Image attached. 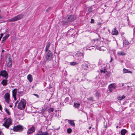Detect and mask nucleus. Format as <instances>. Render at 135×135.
<instances>
[{
  "label": "nucleus",
  "instance_id": "nucleus-16",
  "mask_svg": "<svg viewBox=\"0 0 135 135\" xmlns=\"http://www.w3.org/2000/svg\"><path fill=\"white\" fill-rule=\"evenodd\" d=\"M27 78L30 82H31L33 80L32 76L30 74H29L27 76Z\"/></svg>",
  "mask_w": 135,
  "mask_h": 135
},
{
  "label": "nucleus",
  "instance_id": "nucleus-26",
  "mask_svg": "<svg viewBox=\"0 0 135 135\" xmlns=\"http://www.w3.org/2000/svg\"><path fill=\"white\" fill-rule=\"evenodd\" d=\"M80 106V104L78 103H74V106L76 108H78Z\"/></svg>",
  "mask_w": 135,
  "mask_h": 135
},
{
  "label": "nucleus",
  "instance_id": "nucleus-35",
  "mask_svg": "<svg viewBox=\"0 0 135 135\" xmlns=\"http://www.w3.org/2000/svg\"><path fill=\"white\" fill-rule=\"evenodd\" d=\"M42 135H49V133L47 132H42Z\"/></svg>",
  "mask_w": 135,
  "mask_h": 135
},
{
  "label": "nucleus",
  "instance_id": "nucleus-55",
  "mask_svg": "<svg viewBox=\"0 0 135 135\" xmlns=\"http://www.w3.org/2000/svg\"><path fill=\"white\" fill-rule=\"evenodd\" d=\"M104 82H105V84L106 85L107 84V82L105 81Z\"/></svg>",
  "mask_w": 135,
  "mask_h": 135
},
{
  "label": "nucleus",
  "instance_id": "nucleus-39",
  "mask_svg": "<svg viewBox=\"0 0 135 135\" xmlns=\"http://www.w3.org/2000/svg\"><path fill=\"white\" fill-rule=\"evenodd\" d=\"M109 91L111 92H112L113 91V88H108Z\"/></svg>",
  "mask_w": 135,
  "mask_h": 135
},
{
  "label": "nucleus",
  "instance_id": "nucleus-40",
  "mask_svg": "<svg viewBox=\"0 0 135 135\" xmlns=\"http://www.w3.org/2000/svg\"><path fill=\"white\" fill-rule=\"evenodd\" d=\"M89 99L91 101H92L93 100V98L92 97H90L89 98Z\"/></svg>",
  "mask_w": 135,
  "mask_h": 135
},
{
  "label": "nucleus",
  "instance_id": "nucleus-44",
  "mask_svg": "<svg viewBox=\"0 0 135 135\" xmlns=\"http://www.w3.org/2000/svg\"><path fill=\"white\" fill-rule=\"evenodd\" d=\"M18 101H17L15 103V107H15L16 106V105H17V103H18Z\"/></svg>",
  "mask_w": 135,
  "mask_h": 135
},
{
  "label": "nucleus",
  "instance_id": "nucleus-32",
  "mask_svg": "<svg viewBox=\"0 0 135 135\" xmlns=\"http://www.w3.org/2000/svg\"><path fill=\"white\" fill-rule=\"evenodd\" d=\"M72 131V130L70 128H69L67 129V132L68 133H71Z\"/></svg>",
  "mask_w": 135,
  "mask_h": 135
},
{
  "label": "nucleus",
  "instance_id": "nucleus-33",
  "mask_svg": "<svg viewBox=\"0 0 135 135\" xmlns=\"http://www.w3.org/2000/svg\"><path fill=\"white\" fill-rule=\"evenodd\" d=\"M125 97L124 95H123L121 97H119V98H118V100H122L124 98H125Z\"/></svg>",
  "mask_w": 135,
  "mask_h": 135
},
{
  "label": "nucleus",
  "instance_id": "nucleus-28",
  "mask_svg": "<svg viewBox=\"0 0 135 135\" xmlns=\"http://www.w3.org/2000/svg\"><path fill=\"white\" fill-rule=\"evenodd\" d=\"M78 64V63L75 62H71L70 63V64L71 65L75 66Z\"/></svg>",
  "mask_w": 135,
  "mask_h": 135
},
{
  "label": "nucleus",
  "instance_id": "nucleus-22",
  "mask_svg": "<svg viewBox=\"0 0 135 135\" xmlns=\"http://www.w3.org/2000/svg\"><path fill=\"white\" fill-rule=\"evenodd\" d=\"M127 130L125 129H123L121 131V133L122 135H125L126 133Z\"/></svg>",
  "mask_w": 135,
  "mask_h": 135
},
{
  "label": "nucleus",
  "instance_id": "nucleus-45",
  "mask_svg": "<svg viewBox=\"0 0 135 135\" xmlns=\"http://www.w3.org/2000/svg\"><path fill=\"white\" fill-rule=\"evenodd\" d=\"M33 95L35 96H36L37 97H38V95L37 94H33Z\"/></svg>",
  "mask_w": 135,
  "mask_h": 135
},
{
  "label": "nucleus",
  "instance_id": "nucleus-25",
  "mask_svg": "<svg viewBox=\"0 0 135 135\" xmlns=\"http://www.w3.org/2000/svg\"><path fill=\"white\" fill-rule=\"evenodd\" d=\"M4 109L5 112L7 113V114L8 115H10L11 114L9 112L8 109L6 107L4 108Z\"/></svg>",
  "mask_w": 135,
  "mask_h": 135
},
{
  "label": "nucleus",
  "instance_id": "nucleus-49",
  "mask_svg": "<svg viewBox=\"0 0 135 135\" xmlns=\"http://www.w3.org/2000/svg\"><path fill=\"white\" fill-rule=\"evenodd\" d=\"M125 44L126 45H128L129 44V42H126V43H125Z\"/></svg>",
  "mask_w": 135,
  "mask_h": 135
},
{
  "label": "nucleus",
  "instance_id": "nucleus-56",
  "mask_svg": "<svg viewBox=\"0 0 135 135\" xmlns=\"http://www.w3.org/2000/svg\"><path fill=\"white\" fill-rule=\"evenodd\" d=\"M91 126H90L89 127V129H91Z\"/></svg>",
  "mask_w": 135,
  "mask_h": 135
},
{
  "label": "nucleus",
  "instance_id": "nucleus-50",
  "mask_svg": "<svg viewBox=\"0 0 135 135\" xmlns=\"http://www.w3.org/2000/svg\"><path fill=\"white\" fill-rule=\"evenodd\" d=\"M3 36V33H1V37H2Z\"/></svg>",
  "mask_w": 135,
  "mask_h": 135
},
{
  "label": "nucleus",
  "instance_id": "nucleus-38",
  "mask_svg": "<svg viewBox=\"0 0 135 135\" xmlns=\"http://www.w3.org/2000/svg\"><path fill=\"white\" fill-rule=\"evenodd\" d=\"M95 94L97 96H98L100 95V93L98 92H97Z\"/></svg>",
  "mask_w": 135,
  "mask_h": 135
},
{
  "label": "nucleus",
  "instance_id": "nucleus-31",
  "mask_svg": "<svg viewBox=\"0 0 135 135\" xmlns=\"http://www.w3.org/2000/svg\"><path fill=\"white\" fill-rule=\"evenodd\" d=\"M102 47H100L97 46L96 48V49L100 51L102 50L104 51V50H103L101 48Z\"/></svg>",
  "mask_w": 135,
  "mask_h": 135
},
{
  "label": "nucleus",
  "instance_id": "nucleus-3",
  "mask_svg": "<svg viewBox=\"0 0 135 135\" xmlns=\"http://www.w3.org/2000/svg\"><path fill=\"white\" fill-rule=\"evenodd\" d=\"M12 124V120L10 118H9L6 119L4 123L3 124V125L5 127L7 128H8L9 126Z\"/></svg>",
  "mask_w": 135,
  "mask_h": 135
},
{
  "label": "nucleus",
  "instance_id": "nucleus-23",
  "mask_svg": "<svg viewBox=\"0 0 135 135\" xmlns=\"http://www.w3.org/2000/svg\"><path fill=\"white\" fill-rule=\"evenodd\" d=\"M47 109V107H42L41 110V113H44L46 110Z\"/></svg>",
  "mask_w": 135,
  "mask_h": 135
},
{
  "label": "nucleus",
  "instance_id": "nucleus-7",
  "mask_svg": "<svg viewBox=\"0 0 135 135\" xmlns=\"http://www.w3.org/2000/svg\"><path fill=\"white\" fill-rule=\"evenodd\" d=\"M4 98L6 102L8 104L10 103V95L9 93H6L4 95Z\"/></svg>",
  "mask_w": 135,
  "mask_h": 135
},
{
  "label": "nucleus",
  "instance_id": "nucleus-43",
  "mask_svg": "<svg viewBox=\"0 0 135 135\" xmlns=\"http://www.w3.org/2000/svg\"><path fill=\"white\" fill-rule=\"evenodd\" d=\"M50 8L49 7L46 10V12H48L49 11L50 9Z\"/></svg>",
  "mask_w": 135,
  "mask_h": 135
},
{
  "label": "nucleus",
  "instance_id": "nucleus-34",
  "mask_svg": "<svg viewBox=\"0 0 135 135\" xmlns=\"http://www.w3.org/2000/svg\"><path fill=\"white\" fill-rule=\"evenodd\" d=\"M42 131H40L38 132L35 135H42Z\"/></svg>",
  "mask_w": 135,
  "mask_h": 135
},
{
  "label": "nucleus",
  "instance_id": "nucleus-6",
  "mask_svg": "<svg viewBox=\"0 0 135 135\" xmlns=\"http://www.w3.org/2000/svg\"><path fill=\"white\" fill-rule=\"evenodd\" d=\"M13 129L14 131L21 132L23 130V127L21 125H18L14 126Z\"/></svg>",
  "mask_w": 135,
  "mask_h": 135
},
{
  "label": "nucleus",
  "instance_id": "nucleus-54",
  "mask_svg": "<svg viewBox=\"0 0 135 135\" xmlns=\"http://www.w3.org/2000/svg\"><path fill=\"white\" fill-rule=\"evenodd\" d=\"M4 52V50H2V53Z\"/></svg>",
  "mask_w": 135,
  "mask_h": 135
},
{
  "label": "nucleus",
  "instance_id": "nucleus-18",
  "mask_svg": "<svg viewBox=\"0 0 135 135\" xmlns=\"http://www.w3.org/2000/svg\"><path fill=\"white\" fill-rule=\"evenodd\" d=\"M115 84V83H112L110 84L108 88L115 89L116 87Z\"/></svg>",
  "mask_w": 135,
  "mask_h": 135
},
{
  "label": "nucleus",
  "instance_id": "nucleus-10",
  "mask_svg": "<svg viewBox=\"0 0 135 135\" xmlns=\"http://www.w3.org/2000/svg\"><path fill=\"white\" fill-rule=\"evenodd\" d=\"M35 130V127L34 126H32L31 127L28 129L27 131V133L28 134H31V133L34 132Z\"/></svg>",
  "mask_w": 135,
  "mask_h": 135
},
{
  "label": "nucleus",
  "instance_id": "nucleus-24",
  "mask_svg": "<svg viewBox=\"0 0 135 135\" xmlns=\"http://www.w3.org/2000/svg\"><path fill=\"white\" fill-rule=\"evenodd\" d=\"M123 72L124 73H131L132 72L130 71H129L128 70H127L125 69H123Z\"/></svg>",
  "mask_w": 135,
  "mask_h": 135
},
{
  "label": "nucleus",
  "instance_id": "nucleus-14",
  "mask_svg": "<svg viewBox=\"0 0 135 135\" xmlns=\"http://www.w3.org/2000/svg\"><path fill=\"white\" fill-rule=\"evenodd\" d=\"M66 120H68V123L70 124L71 126H75V124L74 123V120H68L67 119Z\"/></svg>",
  "mask_w": 135,
  "mask_h": 135
},
{
  "label": "nucleus",
  "instance_id": "nucleus-4",
  "mask_svg": "<svg viewBox=\"0 0 135 135\" xmlns=\"http://www.w3.org/2000/svg\"><path fill=\"white\" fill-rule=\"evenodd\" d=\"M45 51V54L46 60L48 61H50L52 58V55L51 52L50 50Z\"/></svg>",
  "mask_w": 135,
  "mask_h": 135
},
{
  "label": "nucleus",
  "instance_id": "nucleus-27",
  "mask_svg": "<svg viewBox=\"0 0 135 135\" xmlns=\"http://www.w3.org/2000/svg\"><path fill=\"white\" fill-rule=\"evenodd\" d=\"M92 41L94 43H95V42H100V40L99 39H93L92 40Z\"/></svg>",
  "mask_w": 135,
  "mask_h": 135
},
{
  "label": "nucleus",
  "instance_id": "nucleus-11",
  "mask_svg": "<svg viewBox=\"0 0 135 135\" xmlns=\"http://www.w3.org/2000/svg\"><path fill=\"white\" fill-rule=\"evenodd\" d=\"M68 21H73L75 20L76 18V17L73 15H70L68 16Z\"/></svg>",
  "mask_w": 135,
  "mask_h": 135
},
{
  "label": "nucleus",
  "instance_id": "nucleus-8",
  "mask_svg": "<svg viewBox=\"0 0 135 135\" xmlns=\"http://www.w3.org/2000/svg\"><path fill=\"white\" fill-rule=\"evenodd\" d=\"M8 74L6 70H2L0 72V75L4 77L6 79H8Z\"/></svg>",
  "mask_w": 135,
  "mask_h": 135
},
{
  "label": "nucleus",
  "instance_id": "nucleus-46",
  "mask_svg": "<svg viewBox=\"0 0 135 135\" xmlns=\"http://www.w3.org/2000/svg\"><path fill=\"white\" fill-rule=\"evenodd\" d=\"M2 105L0 104V110H2Z\"/></svg>",
  "mask_w": 135,
  "mask_h": 135
},
{
  "label": "nucleus",
  "instance_id": "nucleus-48",
  "mask_svg": "<svg viewBox=\"0 0 135 135\" xmlns=\"http://www.w3.org/2000/svg\"><path fill=\"white\" fill-rule=\"evenodd\" d=\"M112 58L111 57V60H110L109 61V62H111L112 61Z\"/></svg>",
  "mask_w": 135,
  "mask_h": 135
},
{
  "label": "nucleus",
  "instance_id": "nucleus-21",
  "mask_svg": "<svg viewBox=\"0 0 135 135\" xmlns=\"http://www.w3.org/2000/svg\"><path fill=\"white\" fill-rule=\"evenodd\" d=\"M117 54L119 56L124 55H126V54L123 51L118 52L117 53Z\"/></svg>",
  "mask_w": 135,
  "mask_h": 135
},
{
  "label": "nucleus",
  "instance_id": "nucleus-17",
  "mask_svg": "<svg viewBox=\"0 0 135 135\" xmlns=\"http://www.w3.org/2000/svg\"><path fill=\"white\" fill-rule=\"evenodd\" d=\"M50 42H48L47 43L46 48L45 49V51H48V50H49V49L50 46Z\"/></svg>",
  "mask_w": 135,
  "mask_h": 135
},
{
  "label": "nucleus",
  "instance_id": "nucleus-42",
  "mask_svg": "<svg viewBox=\"0 0 135 135\" xmlns=\"http://www.w3.org/2000/svg\"><path fill=\"white\" fill-rule=\"evenodd\" d=\"M0 135H3V133L1 130H0Z\"/></svg>",
  "mask_w": 135,
  "mask_h": 135
},
{
  "label": "nucleus",
  "instance_id": "nucleus-37",
  "mask_svg": "<svg viewBox=\"0 0 135 135\" xmlns=\"http://www.w3.org/2000/svg\"><path fill=\"white\" fill-rule=\"evenodd\" d=\"M69 99L68 97H66L65 99V101L66 102H68L69 100Z\"/></svg>",
  "mask_w": 135,
  "mask_h": 135
},
{
  "label": "nucleus",
  "instance_id": "nucleus-62",
  "mask_svg": "<svg viewBox=\"0 0 135 135\" xmlns=\"http://www.w3.org/2000/svg\"><path fill=\"white\" fill-rule=\"evenodd\" d=\"M127 87H129V85H128V86H127Z\"/></svg>",
  "mask_w": 135,
  "mask_h": 135
},
{
  "label": "nucleus",
  "instance_id": "nucleus-12",
  "mask_svg": "<svg viewBox=\"0 0 135 135\" xmlns=\"http://www.w3.org/2000/svg\"><path fill=\"white\" fill-rule=\"evenodd\" d=\"M88 65V64H84L81 65V67L83 70H87L89 68Z\"/></svg>",
  "mask_w": 135,
  "mask_h": 135
},
{
  "label": "nucleus",
  "instance_id": "nucleus-2",
  "mask_svg": "<svg viewBox=\"0 0 135 135\" xmlns=\"http://www.w3.org/2000/svg\"><path fill=\"white\" fill-rule=\"evenodd\" d=\"M23 16V14H20L11 19L8 20V21L9 22H15L21 19Z\"/></svg>",
  "mask_w": 135,
  "mask_h": 135
},
{
  "label": "nucleus",
  "instance_id": "nucleus-15",
  "mask_svg": "<svg viewBox=\"0 0 135 135\" xmlns=\"http://www.w3.org/2000/svg\"><path fill=\"white\" fill-rule=\"evenodd\" d=\"M1 83L3 85V86H5L7 84V79H3L1 82Z\"/></svg>",
  "mask_w": 135,
  "mask_h": 135
},
{
  "label": "nucleus",
  "instance_id": "nucleus-41",
  "mask_svg": "<svg viewBox=\"0 0 135 135\" xmlns=\"http://www.w3.org/2000/svg\"><path fill=\"white\" fill-rule=\"evenodd\" d=\"M94 20L93 19H91V22H90L91 23H94Z\"/></svg>",
  "mask_w": 135,
  "mask_h": 135
},
{
  "label": "nucleus",
  "instance_id": "nucleus-47",
  "mask_svg": "<svg viewBox=\"0 0 135 135\" xmlns=\"http://www.w3.org/2000/svg\"><path fill=\"white\" fill-rule=\"evenodd\" d=\"M100 72H101V73H102L103 72L104 73H105V71H103L102 70H100Z\"/></svg>",
  "mask_w": 135,
  "mask_h": 135
},
{
  "label": "nucleus",
  "instance_id": "nucleus-20",
  "mask_svg": "<svg viewBox=\"0 0 135 135\" xmlns=\"http://www.w3.org/2000/svg\"><path fill=\"white\" fill-rule=\"evenodd\" d=\"M9 36V34H7L6 36L4 37L3 38L2 40V42L4 41Z\"/></svg>",
  "mask_w": 135,
  "mask_h": 135
},
{
  "label": "nucleus",
  "instance_id": "nucleus-60",
  "mask_svg": "<svg viewBox=\"0 0 135 135\" xmlns=\"http://www.w3.org/2000/svg\"><path fill=\"white\" fill-rule=\"evenodd\" d=\"M132 135H135V134H134V133H132Z\"/></svg>",
  "mask_w": 135,
  "mask_h": 135
},
{
  "label": "nucleus",
  "instance_id": "nucleus-29",
  "mask_svg": "<svg viewBox=\"0 0 135 135\" xmlns=\"http://www.w3.org/2000/svg\"><path fill=\"white\" fill-rule=\"evenodd\" d=\"M18 94L17 95L19 97L23 95V91H18Z\"/></svg>",
  "mask_w": 135,
  "mask_h": 135
},
{
  "label": "nucleus",
  "instance_id": "nucleus-57",
  "mask_svg": "<svg viewBox=\"0 0 135 135\" xmlns=\"http://www.w3.org/2000/svg\"><path fill=\"white\" fill-rule=\"evenodd\" d=\"M2 18V17L0 16V19H1Z\"/></svg>",
  "mask_w": 135,
  "mask_h": 135
},
{
  "label": "nucleus",
  "instance_id": "nucleus-5",
  "mask_svg": "<svg viewBox=\"0 0 135 135\" xmlns=\"http://www.w3.org/2000/svg\"><path fill=\"white\" fill-rule=\"evenodd\" d=\"M6 60L7 66L9 67H11L12 64V60L9 55L7 56Z\"/></svg>",
  "mask_w": 135,
  "mask_h": 135
},
{
  "label": "nucleus",
  "instance_id": "nucleus-13",
  "mask_svg": "<svg viewBox=\"0 0 135 135\" xmlns=\"http://www.w3.org/2000/svg\"><path fill=\"white\" fill-rule=\"evenodd\" d=\"M112 34L113 35H117L118 34V32L115 28H114V30L112 31Z\"/></svg>",
  "mask_w": 135,
  "mask_h": 135
},
{
  "label": "nucleus",
  "instance_id": "nucleus-19",
  "mask_svg": "<svg viewBox=\"0 0 135 135\" xmlns=\"http://www.w3.org/2000/svg\"><path fill=\"white\" fill-rule=\"evenodd\" d=\"M75 56L78 57L82 56L83 57V53H81L80 52H78L76 53Z\"/></svg>",
  "mask_w": 135,
  "mask_h": 135
},
{
  "label": "nucleus",
  "instance_id": "nucleus-63",
  "mask_svg": "<svg viewBox=\"0 0 135 135\" xmlns=\"http://www.w3.org/2000/svg\"><path fill=\"white\" fill-rule=\"evenodd\" d=\"M1 76V75H0V76Z\"/></svg>",
  "mask_w": 135,
  "mask_h": 135
},
{
  "label": "nucleus",
  "instance_id": "nucleus-59",
  "mask_svg": "<svg viewBox=\"0 0 135 135\" xmlns=\"http://www.w3.org/2000/svg\"><path fill=\"white\" fill-rule=\"evenodd\" d=\"M118 126H117L116 127V128H118Z\"/></svg>",
  "mask_w": 135,
  "mask_h": 135
},
{
  "label": "nucleus",
  "instance_id": "nucleus-1",
  "mask_svg": "<svg viewBox=\"0 0 135 135\" xmlns=\"http://www.w3.org/2000/svg\"><path fill=\"white\" fill-rule=\"evenodd\" d=\"M26 101L24 99H22L19 103L18 105V108L20 110L24 109L26 107Z\"/></svg>",
  "mask_w": 135,
  "mask_h": 135
},
{
  "label": "nucleus",
  "instance_id": "nucleus-61",
  "mask_svg": "<svg viewBox=\"0 0 135 135\" xmlns=\"http://www.w3.org/2000/svg\"><path fill=\"white\" fill-rule=\"evenodd\" d=\"M124 86V84H123L122 85V86Z\"/></svg>",
  "mask_w": 135,
  "mask_h": 135
},
{
  "label": "nucleus",
  "instance_id": "nucleus-53",
  "mask_svg": "<svg viewBox=\"0 0 135 135\" xmlns=\"http://www.w3.org/2000/svg\"><path fill=\"white\" fill-rule=\"evenodd\" d=\"M101 0H95V1L96 2H98L101 1Z\"/></svg>",
  "mask_w": 135,
  "mask_h": 135
},
{
  "label": "nucleus",
  "instance_id": "nucleus-52",
  "mask_svg": "<svg viewBox=\"0 0 135 135\" xmlns=\"http://www.w3.org/2000/svg\"><path fill=\"white\" fill-rule=\"evenodd\" d=\"M9 106L10 107H13V105H9Z\"/></svg>",
  "mask_w": 135,
  "mask_h": 135
},
{
  "label": "nucleus",
  "instance_id": "nucleus-51",
  "mask_svg": "<svg viewBox=\"0 0 135 135\" xmlns=\"http://www.w3.org/2000/svg\"><path fill=\"white\" fill-rule=\"evenodd\" d=\"M104 127L105 128H107V125H105L104 126Z\"/></svg>",
  "mask_w": 135,
  "mask_h": 135
},
{
  "label": "nucleus",
  "instance_id": "nucleus-30",
  "mask_svg": "<svg viewBox=\"0 0 135 135\" xmlns=\"http://www.w3.org/2000/svg\"><path fill=\"white\" fill-rule=\"evenodd\" d=\"M110 75V73L109 72H107L105 75V76L106 78H109V77Z\"/></svg>",
  "mask_w": 135,
  "mask_h": 135
},
{
  "label": "nucleus",
  "instance_id": "nucleus-58",
  "mask_svg": "<svg viewBox=\"0 0 135 135\" xmlns=\"http://www.w3.org/2000/svg\"><path fill=\"white\" fill-rule=\"evenodd\" d=\"M6 118H4V119H3V120H6Z\"/></svg>",
  "mask_w": 135,
  "mask_h": 135
},
{
  "label": "nucleus",
  "instance_id": "nucleus-9",
  "mask_svg": "<svg viewBox=\"0 0 135 135\" xmlns=\"http://www.w3.org/2000/svg\"><path fill=\"white\" fill-rule=\"evenodd\" d=\"M17 88H15L13 89L12 91V96L14 98V100L15 101H16L17 100L16 96L17 95Z\"/></svg>",
  "mask_w": 135,
  "mask_h": 135
},
{
  "label": "nucleus",
  "instance_id": "nucleus-36",
  "mask_svg": "<svg viewBox=\"0 0 135 135\" xmlns=\"http://www.w3.org/2000/svg\"><path fill=\"white\" fill-rule=\"evenodd\" d=\"M54 111V109L52 108H50L49 110V112H52Z\"/></svg>",
  "mask_w": 135,
  "mask_h": 135
}]
</instances>
